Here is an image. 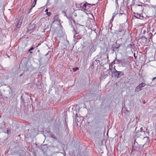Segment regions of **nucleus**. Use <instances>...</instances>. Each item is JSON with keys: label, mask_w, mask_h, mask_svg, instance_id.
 <instances>
[{"label": "nucleus", "mask_w": 156, "mask_h": 156, "mask_svg": "<svg viewBox=\"0 0 156 156\" xmlns=\"http://www.w3.org/2000/svg\"><path fill=\"white\" fill-rule=\"evenodd\" d=\"M30 53H32V51H30Z\"/></svg>", "instance_id": "obj_27"}, {"label": "nucleus", "mask_w": 156, "mask_h": 156, "mask_svg": "<svg viewBox=\"0 0 156 156\" xmlns=\"http://www.w3.org/2000/svg\"><path fill=\"white\" fill-rule=\"evenodd\" d=\"M113 73L115 74V77L118 78L120 77L123 75V73L122 72L117 71L115 69V71H114Z\"/></svg>", "instance_id": "obj_5"}, {"label": "nucleus", "mask_w": 156, "mask_h": 156, "mask_svg": "<svg viewBox=\"0 0 156 156\" xmlns=\"http://www.w3.org/2000/svg\"><path fill=\"white\" fill-rule=\"evenodd\" d=\"M123 14V13H119V15H122V14Z\"/></svg>", "instance_id": "obj_23"}, {"label": "nucleus", "mask_w": 156, "mask_h": 156, "mask_svg": "<svg viewBox=\"0 0 156 156\" xmlns=\"http://www.w3.org/2000/svg\"><path fill=\"white\" fill-rule=\"evenodd\" d=\"M144 134H145V133L144 132L139 131L136 132V136L137 137H139L141 135H143Z\"/></svg>", "instance_id": "obj_8"}, {"label": "nucleus", "mask_w": 156, "mask_h": 156, "mask_svg": "<svg viewBox=\"0 0 156 156\" xmlns=\"http://www.w3.org/2000/svg\"><path fill=\"white\" fill-rule=\"evenodd\" d=\"M6 97L9 99L11 98L13 96L12 90L10 88L9 89L6 91Z\"/></svg>", "instance_id": "obj_6"}, {"label": "nucleus", "mask_w": 156, "mask_h": 156, "mask_svg": "<svg viewBox=\"0 0 156 156\" xmlns=\"http://www.w3.org/2000/svg\"><path fill=\"white\" fill-rule=\"evenodd\" d=\"M34 49V48L33 47H31V48L29 49V51H31V50H33V49Z\"/></svg>", "instance_id": "obj_18"}, {"label": "nucleus", "mask_w": 156, "mask_h": 156, "mask_svg": "<svg viewBox=\"0 0 156 156\" xmlns=\"http://www.w3.org/2000/svg\"><path fill=\"white\" fill-rule=\"evenodd\" d=\"M134 16L136 17V18L139 19H142L141 17H142L140 15V14L138 13H135L134 12Z\"/></svg>", "instance_id": "obj_9"}, {"label": "nucleus", "mask_w": 156, "mask_h": 156, "mask_svg": "<svg viewBox=\"0 0 156 156\" xmlns=\"http://www.w3.org/2000/svg\"><path fill=\"white\" fill-rule=\"evenodd\" d=\"M46 14L47 15L50 16L51 14V13L50 12H46Z\"/></svg>", "instance_id": "obj_17"}, {"label": "nucleus", "mask_w": 156, "mask_h": 156, "mask_svg": "<svg viewBox=\"0 0 156 156\" xmlns=\"http://www.w3.org/2000/svg\"><path fill=\"white\" fill-rule=\"evenodd\" d=\"M115 46L117 47V48H119V47L120 46V45L119 44H117V42H116V44L115 45Z\"/></svg>", "instance_id": "obj_15"}, {"label": "nucleus", "mask_w": 156, "mask_h": 156, "mask_svg": "<svg viewBox=\"0 0 156 156\" xmlns=\"http://www.w3.org/2000/svg\"><path fill=\"white\" fill-rule=\"evenodd\" d=\"M22 22V20L20 18L16 19L14 21L15 26L17 28H19L21 26Z\"/></svg>", "instance_id": "obj_2"}, {"label": "nucleus", "mask_w": 156, "mask_h": 156, "mask_svg": "<svg viewBox=\"0 0 156 156\" xmlns=\"http://www.w3.org/2000/svg\"><path fill=\"white\" fill-rule=\"evenodd\" d=\"M79 69V68L78 67H76L75 68L73 69V70L74 72H75Z\"/></svg>", "instance_id": "obj_16"}, {"label": "nucleus", "mask_w": 156, "mask_h": 156, "mask_svg": "<svg viewBox=\"0 0 156 156\" xmlns=\"http://www.w3.org/2000/svg\"><path fill=\"white\" fill-rule=\"evenodd\" d=\"M156 79V76L155 77H154L152 79V81H154V80Z\"/></svg>", "instance_id": "obj_21"}, {"label": "nucleus", "mask_w": 156, "mask_h": 156, "mask_svg": "<svg viewBox=\"0 0 156 156\" xmlns=\"http://www.w3.org/2000/svg\"><path fill=\"white\" fill-rule=\"evenodd\" d=\"M5 133H7L8 134H9L10 133V129L8 128L7 129L6 132H5Z\"/></svg>", "instance_id": "obj_14"}, {"label": "nucleus", "mask_w": 156, "mask_h": 156, "mask_svg": "<svg viewBox=\"0 0 156 156\" xmlns=\"http://www.w3.org/2000/svg\"><path fill=\"white\" fill-rule=\"evenodd\" d=\"M36 4V0H34L33 1V3L32 5H31V7L30 9V10H31V9H32L34 7L35 5Z\"/></svg>", "instance_id": "obj_12"}, {"label": "nucleus", "mask_w": 156, "mask_h": 156, "mask_svg": "<svg viewBox=\"0 0 156 156\" xmlns=\"http://www.w3.org/2000/svg\"><path fill=\"white\" fill-rule=\"evenodd\" d=\"M48 9H46V10H45V12H48Z\"/></svg>", "instance_id": "obj_22"}, {"label": "nucleus", "mask_w": 156, "mask_h": 156, "mask_svg": "<svg viewBox=\"0 0 156 156\" xmlns=\"http://www.w3.org/2000/svg\"><path fill=\"white\" fill-rule=\"evenodd\" d=\"M90 51L91 53L94 52L95 51V49L94 48V47H92L90 48Z\"/></svg>", "instance_id": "obj_13"}, {"label": "nucleus", "mask_w": 156, "mask_h": 156, "mask_svg": "<svg viewBox=\"0 0 156 156\" xmlns=\"http://www.w3.org/2000/svg\"><path fill=\"white\" fill-rule=\"evenodd\" d=\"M152 39V38H151V37H150V38L149 40V41H150V39Z\"/></svg>", "instance_id": "obj_25"}, {"label": "nucleus", "mask_w": 156, "mask_h": 156, "mask_svg": "<svg viewBox=\"0 0 156 156\" xmlns=\"http://www.w3.org/2000/svg\"><path fill=\"white\" fill-rule=\"evenodd\" d=\"M115 5H116V10L115 11V12L114 13H113V16L112 17V18L111 20V21H113V19H114L115 17L116 16V15L118 14V11H119V5L118 4V1L117 0H115Z\"/></svg>", "instance_id": "obj_3"}, {"label": "nucleus", "mask_w": 156, "mask_h": 156, "mask_svg": "<svg viewBox=\"0 0 156 156\" xmlns=\"http://www.w3.org/2000/svg\"><path fill=\"white\" fill-rule=\"evenodd\" d=\"M133 56L136 59V56H135V53L133 54Z\"/></svg>", "instance_id": "obj_20"}, {"label": "nucleus", "mask_w": 156, "mask_h": 156, "mask_svg": "<svg viewBox=\"0 0 156 156\" xmlns=\"http://www.w3.org/2000/svg\"><path fill=\"white\" fill-rule=\"evenodd\" d=\"M22 74H21V75H20V76L21 77L22 76Z\"/></svg>", "instance_id": "obj_24"}, {"label": "nucleus", "mask_w": 156, "mask_h": 156, "mask_svg": "<svg viewBox=\"0 0 156 156\" xmlns=\"http://www.w3.org/2000/svg\"><path fill=\"white\" fill-rule=\"evenodd\" d=\"M112 48L113 51H119V48H117V47L115 46V45H113L112 46Z\"/></svg>", "instance_id": "obj_10"}, {"label": "nucleus", "mask_w": 156, "mask_h": 156, "mask_svg": "<svg viewBox=\"0 0 156 156\" xmlns=\"http://www.w3.org/2000/svg\"><path fill=\"white\" fill-rule=\"evenodd\" d=\"M143 137H144V138L145 137H145L144 136H143Z\"/></svg>", "instance_id": "obj_26"}, {"label": "nucleus", "mask_w": 156, "mask_h": 156, "mask_svg": "<svg viewBox=\"0 0 156 156\" xmlns=\"http://www.w3.org/2000/svg\"><path fill=\"white\" fill-rule=\"evenodd\" d=\"M156 34V33H155L154 34Z\"/></svg>", "instance_id": "obj_29"}, {"label": "nucleus", "mask_w": 156, "mask_h": 156, "mask_svg": "<svg viewBox=\"0 0 156 156\" xmlns=\"http://www.w3.org/2000/svg\"><path fill=\"white\" fill-rule=\"evenodd\" d=\"M145 84L144 83H140L139 85L137 86L135 88V92H138L139 91L141 90H142V88L143 87L145 86Z\"/></svg>", "instance_id": "obj_4"}, {"label": "nucleus", "mask_w": 156, "mask_h": 156, "mask_svg": "<svg viewBox=\"0 0 156 156\" xmlns=\"http://www.w3.org/2000/svg\"><path fill=\"white\" fill-rule=\"evenodd\" d=\"M91 5L90 4L87 3V2H85V3H81L80 4V6L81 8V10H85L89 8L90 7L89 6Z\"/></svg>", "instance_id": "obj_1"}, {"label": "nucleus", "mask_w": 156, "mask_h": 156, "mask_svg": "<svg viewBox=\"0 0 156 156\" xmlns=\"http://www.w3.org/2000/svg\"><path fill=\"white\" fill-rule=\"evenodd\" d=\"M143 128L142 127H141L140 128V131H141L142 132H144V131H143Z\"/></svg>", "instance_id": "obj_19"}, {"label": "nucleus", "mask_w": 156, "mask_h": 156, "mask_svg": "<svg viewBox=\"0 0 156 156\" xmlns=\"http://www.w3.org/2000/svg\"><path fill=\"white\" fill-rule=\"evenodd\" d=\"M127 62L126 60H122L120 61L119 63L121 64V66L122 67H125L127 64Z\"/></svg>", "instance_id": "obj_7"}, {"label": "nucleus", "mask_w": 156, "mask_h": 156, "mask_svg": "<svg viewBox=\"0 0 156 156\" xmlns=\"http://www.w3.org/2000/svg\"><path fill=\"white\" fill-rule=\"evenodd\" d=\"M122 31V30L121 28H119L118 30H116L115 31V33L117 34H119V32H121Z\"/></svg>", "instance_id": "obj_11"}, {"label": "nucleus", "mask_w": 156, "mask_h": 156, "mask_svg": "<svg viewBox=\"0 0 156 156\" xmlns=\"http://www.w3.org/2000/svg\"><path fill=\"white\" fill-rule=\"evenodd\" d=\"M143 103H144V104H145V101H144V102H143Z\"/></svg>", "instance_id": "obj_28"}]
</instances>
